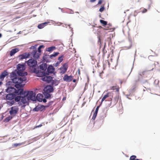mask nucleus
Masks as SVG:
<instances>
[{
    "label": "nucleus",
    "mask_w": 160,
    "mask_h": 160,
    "mask_svg": "<svg viewBox=\"0 0 160 160\" xmlns=\"http://www.w3.org/2000/svg\"><path fill=\"white\" fill-rule=\"evenodd\" d=\"M59 54L58 52H54L53 54H51L50 56V57L51 59H52L53 57H55L58 55Z\"/></svg>",
    "instance_id": "25"
},
{
    "label": "nucleus",
    "mask_w": 160,
    "mask_h": 160,
    "mask_svg": "<svg viewBox=\"0 0 160 160\" xmlns=\"http://www.w3.org/2000/svg\"><path fill=\"white\" fill-rule=\"evenodd\" d=\"M56 48L55 46H51L47 48V51L48 52H51L54 50Z\"/></svg>",
    "instance_id": "24"
},
{
    "label": "nucleus",
    "mask_w": 160,
    "mask_h": 160,
    "mask_svg": "<svg viewBox=\"0 0 160 160\" xmlns=\"http://www.w3.org/2000/svg\"><path fill=\"white\" fill-rule=\"evenodd\" d=\"M110 90H116V91L118 92H119V88L117 85L110 87Z\"/></svg>",
    "instance_id": "18"
},
{
    "label": "nucleus",
    "mask_w": 160,
    "mask_h": 160,
    "mask_svg": "<svg viewBox=\"0 0 160 160\" xmlns=\"http://www.w3.org/2000/svg\"><path fill=\"white\" fill-rule=\"evenodd\" d=\"M99 108V106H97L95 112L93 114V116L92 118V119L93 120H94L96 118Z\"/></svg>",
    "instance_id": "23"
},
{
    "label": "nucleus",
    "mask_w": 160,
    "mask_h": 160,
    "mask_svg": "<svg viewBox=\"0 0 160 160\" xmlns=\"http://www.w3.org/2000/svg\"><path fill=\"white\" fill-rule=\"evenodd\" d=\"M2 37V34L0 33V38Z\"/></svg>",
    "instance_id": "49"
},
{
    "label": "nucleus",
    "mask_w": 160,
    "mask_h": 160,
    "mask_svg": "<svg viewBox=\"0 0 160 160\" xmlns=\"http://www.w3.org/2000/svg\"><path fill=\"white\" fill-rule=\"evenodd\" d=\"M90 1L91 2H95L96 0H90Z\"/></svg>",
    "instance_id": "45"
},
{
    "label": "nucleus",
    "mask_w": 160,
    "mask_h": 160,
    "mask_svg": "<svg viewBox=\"0 0 160 160\" xmlns=\"http://www.w3.org/2000/svg\"><path fill=\"white\" fill-rule=\"evenodd\" d=\"M8 72L6 71H4L2 72L0 75V79H3L5 77L8 75Z\"/></svg>",
    "instance_id": "21"
},
{
    "label": "nucleus",
    "mask_w": 160,
    "mask_h": 160,
    "mask_svg": "<svg viewBox=\"0 0 160 160\" xmlns=\"http://www.w3.org/2000/svg\"><path fill=\"white\" fill-rule=\"evenodd\" d=\"M99 28H102V27H101V26H100V27H99Z\"/></svg>",
    "instance_id": "52"
},
{
    "label": "nucleus",
    "mask_w": 160,
    "mask_h": 160,
    "mask_svg": "<svg viewBox=\"0 0 160 160\" xmlns=\"http://www.w3.org/2000/svg\"><path fill=\"white\" fill-rule=\"evenodd\" d=\"M48 24V22H45L43 23H42L39 24L38 26V27L39 29H41L43 28L45 26H46L47 24Z\"/></svg>",
    "instance_id": "22"
},
{
    "label": "nucleus",
    "mask_w": 160,
    "mask_h": 160,
    "mask_svg": "<svg viewBox=\"0 0 160 160\" xmlns=\"http://www.w3.org/2000/svg\"><path fill=\"white\" fill-rule=\"evenodd\" d=\"M146 72V71H143L141 72H140L139 75L138 76V78L137 80H136V81H138L139 80V78L141 77H142V76L145 75Z\"/></svg>",
    "instance_id": "19"
},
{
    "label": "nucleus",
    "mask_w": 160,
    "mask_h": 160,
    "mask_svg": "<svg viewBox=\"0 0 160 160\" xmlns=\"http://www.w3.org/2000/svg\"><path fill=\"white\" fill-rule=\"evenodd\" d=\"M118 98H117V97H116V98H114V100L115 101V103H116V102H117L118 101Z\"/></svg>",
    "instance_id": "39"
},
{
    "label": "nucleus",
    "mask_w": 160,
    "mask_h": 160,
    "mask_svg": "<svg viewBox=\"0 0 160 160\" xmlns=\"http://www.w3.org/2000/svg\"><path fill=\"white\" fill-rule=\"evenodd\" d=\"M16 89L13 87H9L7 89V92L10 94H14L16 95H21V93L23 92V89L22 88Z\"/></svg>",
    "instance_id": "2"
},
{
    "label": "nucleus",
    "mask_w": 160,
    "mask_h": 160,
    "mask_svg": "<svg viewBox=\"0 0 160 160\" xmlns=\"http://www.w3.org/2000/svg\"><path fill=\"white\" fill-rule=\"evenodd\" d=\"M105 9V8L104 6H102L101 7V8L99 9V11L100 12H102Z\"/></svg>",
    "instance_id": "34"
},
{
    "label": "nucleus",
    "mask_w": 160,
    "mask_h": 160,
    "mask_svg": "<svg viewBox=\"0 0 160 160\" xmlns=\"http://www.w3.org/2000/svg\"><path fill=\"white\" fill-rule=\"evenodd\" d=\"M21 96V102L23 104H26L29 102V100L26 95L25 94L23 95H20Z\"/></svg>",
    "instance_id": "9"
},
{
    "label": "nucleus",
    "mask_w": 160,
    "mask_h": 160,
    "mask_svg": "<svg viewBox=\"0 0 160 160\" xmlns=\"http://www.w3.org/2000/svg\"><path fill=\"white\" fill-rule=\"evenodd\" d=\"M27 64L30 69L31 68L33 69V72H36V69L35 67L37 64V61L36 60H34L33 59H31L28 61L27 62Z\"/></svg>",
    "instance_id": "4"
},
{
    "label": "nucleus",
    "mask_w": 160,
    "mask_h": 160,
    "mask_svg": "<svg viewBox=\"0 0 160 160\" xmlns=\"http://www.w3.org/2000/svg\"><path fill=\"white\" fill-rule=\"evenodd\" d=\"M131 47H132L131 42H130V45L129 47H128V49H129V48H130Z\"/></svg>",
    "instance_id": "44"
},
{
    "label": "nucleus",
    "mask_w": 160,
    "mask_h": 160,
    "mask_svg": "<svg viewBox=\"0 0 160 160\" xmlns=\"http://www.w3.org/2000/svg\"><path fill=\"white\" fill-rule=\"evenodd\" d=\"M42 126V124H40V125H39L36 126V128H39V127H41Z\"/></svg>",
    "instance_id": "43"
},
{
    "label": "nucleus",
    "mask_w": 160,
    "mask_h": 160,
    "mask_svg": "<svg viewBox=\"0 0 160 160\" xmlns=\"http://www.w3.org/2000/svg\"><path fill=\"white\" fill-rule=\"evenodd\" d=\"M32 54L33 55V57L35 59H38L39 57V53H38L36 50H33Z\"/></svg>",
    "instance_id": "14"
},
{
    "label": "nucleus",
    "mask_w": 160,
    "mask_h": 160,
    "mask_svg": "<svg viewBox=\"0 0 160 160\" xmlns=\"http://www.w3.org/2000/svg\"><path fill=\"white\" fill-rule=\"evenodd\" d=\"M16 95L14 94H8L6 96V99L7 100H12L16 97Z\"/></svg>",
    "instance_id": "11"
},
{
    "label": "nucleus",
    "mask_w": 160,
    "mask_h": 160,
    "mask_svg": "<svg viewBox=\"0 0 160 160\" xmlns=\"http://www.w3.org/2000/svg\"><path fill=\"white\" fill-rule=\"evenodd\" d=\"M43 90L45 93H50L53 91V89L52 86L48 85L44 88Z\"/></svg>",
    "instance_id": "7"
},
{
    "label": "nucleus",
    "mask_w": 160,
    "mask_h": 160,
    "mask_svg": "<svg viewBox=\"0 0 160 160\" xmlns=\"http://www.w3.org/2000/svg\"><path fill=\"white\" fill-rule=\"evenodd\" d=\"M65 99V98H63V100L64 99Z\"/></svg>",
    "instance_id": "50"
},
{
    "label": "nucleus",
    "mask_w": 160,
    "mask_h": 160,
    "mask_svg": "<svg viewBox=\"0 0 160 160\" xmlns=\"http://www.w3.org/2000/svg\"><path fill=\"white\" fill-rule=\"evenodd\" d=\"M138 12H137L136 11H135L134 12V16H135L137 15V14L138 13Z\"/></svg>",
    "instance_id": "40"
},
{
    "label": "nucleus",
    "mask_w": 160,
    "mask_h": 160,
    "mask_svg": "<svg viewBox=\"0 0 160 160\" xmlns=\"http://www.w3.org/2000/svg\"><path fill=\"white\" fill-rule=\"evenodd\" d=\"M30 54L28 53H24L18 56V57L19 58V59L20 60H22L23 59H25L28 58L30 56Z\"/></svg>",
    "instance_id": "10"
},
{
    "label": "nucleus",
    "mask_w": 160,
    "mask_h": 160,
    "mask_svg": "<svg viewBox=\"0 0 160 160\" xmlns=\"http://www.w3.org/2000/svg\"><path fill=\"white\" fill-rule=\"evenodd\" d=\"M22 144L23 143H14V145L15 146L17 147L18 146H20V145H22Z\"/></svg>",
    "instance_id": "36"
},
{
    "label": "nucleus",
    "mask_w": 160,
    "mask_h": 160,
    "mask_svg": "<svg viewBox=\"0 0 160 160\" xmlns=\"http://www.w3.org/2000/svg\"><path fill=\"white\" fill-rule=\"evenodd\" d=\"M18 74L19 76L18 77L15 72H12L11 74L10 78L12 82L15 84V86L16 88H18L23 87L24 84H22L23 82L25 81L27 78L25 77L27 75L26 72H23L25 68L24 65L18 64L17 67Z\"/></svg>",
    "instance_id": "1"
},
{
    "label": "nucleus",
    "mask_w": 160,
    "mask_h": 160,
    "mask_svg": "<svg viewBox=\"0 0 160 160\" xmlns=\"http://www.w3.org/2000/svg\"><path fill=\"white\" fill-rule=\"evenodd\" d=\"M23 94L26 95L29 100H31L35 101L36 100V95L32 91H28L27 92L25 91H24L23 90L21 95H23Z\"/></svg>",
    "instance_id": "3"
},
{
    "label": "nucleus",
    "mask_w": 160,
    "mask_h": 160,
    "mask_svg": "<svg viewBox=\"0 0 160 160\" xmlns=\"http://www.w3.org/2000/svg\"><path fill=\"white\" fill-rule=\"evenodd\" d=\"M136 156L135 155H132L130 157V160H140L139 159H136Z\"/></svg>",
    "instance_id": "30"
},
{
    "label": "nucleus",
    "mask_w": 160,
    "mask_h": 160,
    "mask_svg": "<svg viewBox=\"0 0 160 160\" xmlns=\"http://www.w3.org/2000/svg\"><path fill=\"white\" fill-rule=\"evenodd\" d=\"M73 78V77L72 75L69 76L67 74H65L64 75L63 79L64 81L67 82H70L72 80Z\"/></svg>",
    "instance_id": "8"
},
{
    "label": "nucleus",
    "mask_w": 160,
    "mask_h": 160,
    "mask_svg": "<svg viewBox=\"0 0 160 160\" xmlns=\"http://www.w3.org/2000/svg\"><path fill=\"white\" fill-rule=\"evenodd\" d=\"M76 82V80L74 79L73 80V82Z\"/></svg>",
    "instance_id": "46"
},
{
    "label": "nucleus",
    "mask_w": 160,
    "mask_h": 160,
    "mask_svg": "<svg viewBox=\"0 0 160 160\" xmlns=\"http://www.w3.org/2000/svg\"><path fill=\"white\" fill-rule=\"evenodd\" d=\"M11 101H7V103L9 106H12L15 103L14 101L13 100H11Z\"/></svg>",
    "instance_id": "27"
},
{
    "label": "nucleus",
    "mask_w": 160,
    "mask_h": 160,
    "mask_svg": "<svg viewBox=\"0 0 160 160\" xmlns=\"http://www.w3.org/2000/svg\"><path fill=\"white\" fill-rule=\"evenodd\" d=\"M46 94H44L45 98H51V95L49 93H45Z\"/></svg>",
    "instance_id": "31"
},
{
    "label": "nucleus",
    "mask_w": 160,
    "mask_h": 160,
    "mask_svg": "<svg viewBox=\"0 0 160 160\" xmlns=\"http://www.w3.org/2000/svg\"><path fill=\"white\" fill-rule=\"evenodd\" d=\"M140 9L141 10V12L143 13H145L147 11V10L146 9L143 8H140Z\"/></svg>",
    "instance_id": "32"
},
{
    "label": "nucleus",
    "mask_w": 160,
    "mask_h": 160,
    "mask_svg": "<svg viewBox=\"0 0 160 160\" xmlns=\"http://www.w3.org/2000/svg\"><path fill=\"white\" fill-rule=\"evenodd\" d=\"M19 50L18 48H15L12 49L10 52V55L12 56L15 53L18 52Z\"/></svg>",
    "instance_id": "17"
},
{
    "label": "nucleus",
    "mask_w": 160,
    "mask_h": 160,
    "mask_svg": "<svg viewBox=\"0 0 160 160\" xmlns=\"http://www.w3.org/2000/svg\"><path fill=\"white\" fill-rule=\"evenodd\" d=\"M43 96L42 94L38 93L37 94L36 98L39 102H42L43 100Z\"/></svg>",
    "instance_id": "16"
},
{
    "label": "nucleus",
    "mask_w": 160,
    "mask_h": 160,
    "mask_svg": "<svg viewBox=\"0 0 160 160\" xmlns=\"http://www.w3.org/2000/svg\"><path fill=\"white\" fill-rule=\"evenodd\" d=\"M102 2V0H99L98 2V4H101V3Z\"/></svg>",
    "instance_id": "41"
},
{
    "label": "nucleus",
    "mask_w": 160,
    "mask_h": 160,
    "mask_svg": "<svg viewBox=\"0 0 160 160\" xmlns=\"http://www.w3.org/2000/svg\"><path fill=\"white\" fill-rule=\"evenodd\" d=\"M19 108L17 106H13L11 107L9 111V113L11 115H15L18 112Z\"/></svg>",
    "instance_id": "5"
},
{
    "label": "nucleus",
    "mask_w": 160,
    "mask_h": 160,
    "mask_svg": "<svg viewBox=\"0 0 160 160\" xmlns=\"http://www.w3.org/2000/svg\"><path fill=\"white\" fill-rule=\"evenodd\" d=\"M52 77L49 76H45L42 78V80L47 82H50L52 79Z\"/></svg>",
    "instance_id": "12"
},
{
    "label": "nucleus",
    "mask_w": 160,
    "mask_h": 160,
    "mask_svg": "<svg viewBox=\"0 0 160 160\" xmlns=\"http://www.w3.org/2000/svg\"><path fill=\"white\" fill-rule=\"evenodd\" d=\"M15 101L16 102H18L20 100H21V96H18L16 97H15Z\"/></svg>",
    "instance_id": "29"
},
{
    "label": "nucleus",
    "mask_w": 160,
    "mask_h": 160,
    "mask_svg": "<svg viewBox=\"0 0 160 160\" xmlns=\"http://www.w3.org/2000/svg\"><path fill=\"white\" fill-rule=\"evenodd\" d=\"M110 94L109 92H108L103 96L102 100V102L106 98L109 97Z\"/></svg>",
    "instance_id": "26"
},
{
    "label": "nucleus",
    "mask_w": 160,
    "mask_h": 160,
    "mask_svg": "<svg viewBox=\"0 0 160 160\" xmlns=\"http://www.w3.org/2000/svg\"><path fill=\"white\" fill-rule=\"evenodd\" d=\"M63 57V55H62V56L59 57L58 58V60L59 61V62H61L62 61Z\"/></svg>",
    "instance_id": "33"
},
{
    "label": "nucleus",
    "mask_w": 160,
    "mask_h": 160,
    "mask_svg": "<svg viewBox=\"0 0 160 160\" xmlns=\"http://www.w3.org/2000/svg\"><path fill=\"white\" fill-rule=\"evenodd\" d=\"M106 64H108V67H110V62L108 61H106Z\"/></svg>",
    "instance_id": "37"
},
{
    "label": "nucleus",
    "mask_w": 160,
    "mask_h": 160,
    "mask_svg": "<svg viewBox=\"0 0 160 160\" xmlns=\"http://www.w3.org/2000/svg\"><path fill=\"white\" fill-rule=\"evenodd\" d=\"M42 100H42V101H43V102L45 103V102H47V100H46V99L45 98H44V99L42 98Z\"/></svg>",
    "instance_id": "42"
},
{
    "label": "nucleus",
    "mask_w": 160,
    "mask_h": 160,
    "mask_svg": "<svg viewBox=\"0 0 160 160\" xmlns=\"http://www.w3.org/2000/svg\"><path fill=\"white\" fill-rule=\"evenodd\" d=\"M54 70L55 69L51 65H49L47 68V71L48 73H53L54 72Z\"/></svg>",
    "instance_id": "15"
},
{
    "label": "nucleus",
    "mask_w": 160,
    "mask_h": 160,
    "mask_svg": "<svg viewBox=\"0 0 160 160\" xmlns=\"http://www.w3.org/2000/svg\"><path fill=\"white\" fill-rule=\"evenodd\" d=\"M106 28H105L104 29H105V30H108V29H108V28H107V27H106Z\"/></svg>",
    "instance_id": "48"
},
{
    "label": "nucleus",
    "mask_w": 160,
    "mask_h": 160,
    "mask_svg": "<svg viewBox=\"0 0 160 160\" xmlns=\"http://www.w3.org/2000/svg\"><path fill=\"white\" fill-rule=\"evenodd\" d=\"M43 47L42 45H41L38 48V51L39 53H40L41 52V48L42 47Z\"/></svg>",
    "instance_id": "35"
},
{
    "label": "nucleus",
    "mask_w": 160,
    "mask_h": 160,
    "mask_svg": "<svg viewBox=\"0 0 160 160\" xmlns=\"http://www.w3.org/2000/svg\"><path fill=\"white\" fill-rule=\"evenodd\" d=\"M2 82H0V86L2 84Z\"/></svg>",
    "instance_id": "47"
},
{
    "label": "nucleus",
    "mask_w": 160,
    "mask_h": 160,
    "mask_svg": "<svg viewBox=\"0 0 160 160\" xmlns=\"http://www.w3.org/2000/svg\"><path fill=\"white\" fill-rule=\"evenodd\" d=\"M60 63H61V62H59V61L57 62L55 64V66L56 67H57V66H58V65L60 64Z\"/></svg>",
    "instance_id": "38"
},
{
    "label": "nucleus",
    "mask_w": 160,
    "mask_h": 160,
    "mask_svg": "<svg viewBox=\"0 0 160 160\" xmlns=\"http://www.w3.org/2000/svg\"><path fill=\"white\" fill-rule=\"evenodd\" d=\"M44 107L43 105H38L37 106L33 109V110L35 111H42L44 109Z\"/></svg>",
    "instance_id": "13"
},
{
    "label": "nucleus",
    "mask_w": 160,
    "mask_h": 160,
    "mask_svg": "<svg viewBox=\"0 0 160 160\" xmlns=\"http://www.w3.org/2000/svg\"><path fill=\"white\" fill-rule=\"evenodd\" d=\"M99 41H100V38H99Z\"/></svg>",
    "instance_id": "51"
},
{
    "label": "nucleus",
    "mask_w": 160,
    "mask_h": 160,
    "mask_svg": "<svg viewBox=\"0 0 160 160\" xmlns=\"http://www.w3.org/2000/svg\"><path fill=\"white\" fill-rule=\"evenodd\" d=\"M100 22L102 24V25L104 26L107 25V22L102 20H100Z\"/></svg>",
    "instance_id": "28"
},
{
    "label": "nucleus",
    "mask_w": 160,
    "mask_h": 160,
    "mask_svg": "<svg viewBox=\"0 0 160 160\" xmlns=\"http://www.w3.org/2000/svg\"><path fill=\"white\" fill-rule=\"evenodd\" d=\"M68 65L65 63L60 68V72L61 74H63L67 71L68 68Z\"/></svg>",
    "instance_id": "6"
},
{
    "label": "nucleus",
    "mask_w": 160,
    "mask_h": 160,
    "mask_svg": "<svg viewBox=\"0 0 160 160\" xmlns=\"http://www.w3.org/2000/svg\"><path fill=\"white\" fill-rule=\"evenodd\" d=\"M47 64L46 63L42 64L40 66V69L43 71H45L47 69Z\"/></svg>",
    "instance_id": "20"
}]
</instances>
